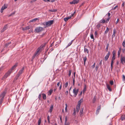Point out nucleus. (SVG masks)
I'll return each instance as SVG.
<instances>
[{
	"label": "nucleus",
	"mask_w": 125,
	"mask_h": 125,
	"mask_svg": "<svg viewBox=\"0 0 125 125\" xmlns=\"http://www.w3.org/2000/svg\"><path fill=\"white\" fill-rule=\"evenodd\" d=\"M49 11L51 12H56L57 11L56 9H50L49 10Z\"/></svg>",
	"instance_id": "29"
},
{
	"label": "nucleus",
	"mask_w": 125,
	"mask_h": 125,
	"mask_svg": "<svg viewBox=\"0 0 125 125\" xmlns=\"http://www.w3.org/2000/svg\"><path fill=\"white\" fill-rule=\"evenodd\" d=\"M69 74H68V76L69 77L70 76L71 74V70H69Z\"/></svg>",
	"instance_id": "45"
},
{
	"label": "nucleus",
	"mask_w": 125,
	"mask_h": 125,
	"mask_svg": "<svg viewBox=\"0 0 125 125\" xmlns=\"http://www.w3.org/2000/svg\"><path fill=\"white\" fill-rule=\"evenodd\" d=\"M100 108H101V106H100H100H99L98 107V108L97 110H99V111L100 110Z\"/></svg>",
	"instance_id": "60"
},
{
	"label": "nucleus",
	"mask_w": 125,
	"mask_h": 125,
	"mask_svg": "<svg viewBox=\"0 0 125 125\" xmlns=\"http://www.w3.org/2000/svg\"><path fill=\"white\" fill-rule=\"evenodd\" d=\"M53 23V20L48 21L46 22V27H47L49 26H50Z\"/></svg>",
	"instance_id": "4"
},
{
	"label": "nucleus",
	"mask_w": 125,
	"mask_h": 125,
	"mask_svg": "<svg viewBox=\"0 0 125 125\" xmlns=\"http://www.w3.org/2000/svg\"><path fill=\"white\" fill-rule=\"evenodd\" d=\"M76 11H75L73 13L71 14L69 16L65 18H64V20L65 21H67L68 20L70 19L71 17L73 16L74 13H75Z\"/></svg>",
	"instance_id": "3"
},
{
	"label": "nucleus",
	"mask_w": 125,
	"mask_h": 125,
	"mask_svg": "<svg viewBox=\"0 0 125 125\" xmlns=\"http://www.w3.org/2000/svg\"><path fill=\"white\" fill-rule=\"evenodd\" d=\"M26 30L29 29H30L29 26H28L25 27Z\"/></svg>",
	"instance_id": "57"
},
{
	"label": "nucleus",
	"mask_w": 125,
	"mask_h": 125,
	"mask_svg": "<svg viewBox=\"0 0 125 125\" xmlns=\"http://www.w3.org/2000/svg\"><path fill=\"white\" fill-rule=\"evenodd\" d=\"M6 94V92L5 91H4L0 95V98L1 97V98L0 100V105L2 103V101Z\"/></svg>",
	"instance_id": "1"
},
{
	"label": "nucleus",
	"mask_w": 125,
	"mask_h": 125,
	"mask_svg": "<svg viewBox=\"0 0 125 125\" xmlns=\"http://www.w3.org/2000/svg\"><path fill=\"white\" fill-rule=\"evenodd\" d=\"M83 102V99H81L79 101H78V103L77 105H80V106L81 103Z\"/></svg>",
	"instance_id": "25"
},
{
	"label": "nucleus",
	"mask_w": 125,
	"mask_h": 125,
	"mask_svg": "<svg viewBox=\"0 0 125 125\" xmlns=\"http://www.w3.org/2000/svg\"><path fill=\"white\" fill-rule=\"evenodd\" d=\"M42 98L44 100H45L46 98V95L44 94H42Z\"/></svg>",
	"instance_id": "22"
},
{
	"label": "nucleus",
	"mask_w": 125,
	"mask_h": 125,
	"mask_svg": "<svg viewBox=\"0 0 125 125\" xmlns=\"http://www.w3.org/2000/svg\"><path fill=\"white\" fill-rule=\"evenodd\" d=\"M95 62L94 63L93 65L92 66V67L93 68H94L95 67Z\"/></svg>",
	"instance_id": "48"
},
{
	"label": "nucleus",
	"mask_w": 125,
	"mask_h": 125,
	"mask_svg": "<svg viewBox=\"0 0 125 125\" xmlns=\"http://www.w3.org/2000/svg\"><path fill=\"white\" fill-rule=\"evenodd\" d=\"M107 88L110 91H111L112 90L110 88V86L108 84H107L106 85Z\"/></svg>",
	"instance_id": "19"
},
{
	"label": "nucleus",
	"mask_w": 125,
	"mask_h": 125,
	"mask_svg": "<svg viewBox=\"0 0 125 125\" xmlns=\"http://www.w3.org/2000/svg\"><path fill=\"white\" fill-rule=\"evenodd\" d=\"M125 5V2H123V3L122 4V7H124Z\"/></svg>",
	"instance_id": "50"
},
{
	"label": "nucleus",
	"mask_w": 125,
	"mask_h": 125,
	"mask_svg": "<svg viewBox=\"0 0 125 125\" xmlns=\"http://www.w3.org/2000/svg\"><path fill=\"white\" fill-rule=\"evenodd\" d=\"M110 53L109 52H108L106 55L104 59L105 61H106L109 57Z\"/></svg>",
	"instance_id": "11"
},
{
	"label": "nucleus",
	"mask_w": 125,
	"mask_h": 125,
	"mask_svg": "<svg viewBox=\"0 0 125 125\" xmlns=\"http://www.w3.org/2000/svg\"><path fill=\"white\" fill-rule=\"evenodd\" d=\"M123 46V47H125V41H123V42L122 43Z\"/></svg>",
	"instance_id": "46"
},
{
	"label": "nucleus",
	"mask_w": 125,
	"mask_h": 125,
	"mask_svg": "<svg viewBox=\"0 0 125 125\" xmlns=\"http://www.w3.org/2000/svg\"><path fill=\"white\" fill-rule=\"evenodd\" d=\"M108 46H109V44H107L106 48V51H107L108 50Z\"/></svg>",
	"instance_id": "44"
},
{
	"label": "nucleus",
	"mask_w": 125,
	"mask_h": 125,
	"mask_svg": "<svg viewBox=\"0 0 125 125\" xmlns=\"http://www.w3.org/2000/svg\"><path fill=\"white\" fill-rule=\"evenodd\" d=\"M52 90H50L49 91V92L50 93V95H51L52 94Z\"/></svg>",
	"instance_id": "52"
},
{
	"label": "nucleus",
	"mask_w": 125,
	"mask_h": 125,
	"mask_svg": "<svg viewBox=\"0 0 125 125\" xmlns=\"http://www.w3.org/2000/svg\"><path fill=\"white\" fill-rule=\"evenodd\" d=\"M119 19H117V20L116 21V22H115V23L116 24H117V23H118V21H119Z\"/></svg>",
	"instance_id": "59"
},
{
	"label": "nucleus",
	"mask_w": 125,
	"mask_h": 125,
	"mask_svg": "<svg viewBox=\"0 0 125 125\" xmlns=\"http://www.w3.org/2000/svg\"><path fill=\"white\" fill-rule=\"evenodd\" d=\"M86 85L85 84L84 85V87L83 89V93H84V92L86 91Z\"/></svg>",
	"instance_id": "26"
},
{
	"label": "nucleus",
	"mask_w": 125,
	"mask_h": 125,
	"mask_svg": "<svg viewBox=\"0 0 125 125\" xmlns=\"http://www.w3.org/2000/svg\"><path fill=\"white\" fill-rule=\"evenodd\" d=\"M19 76H19L18 74H17V75H16V76L15 77L14 81H15V80H17L18 79V77Z\"/></svg>",
	"instance_id": "40"
},
{
	"label": "nucleus",
	"mask_w": 125,
	"mask_h": 125,
	"mask_svg": "<svg viewBox=\"0 0 125 125\" xmlns=\"http://www.w3.org/2000/svg\"><path fill=\"white\" fill-rule=\"evenodd\" d=\"M83 61H84V64H85V62L87 59L86 57V56L85 57H84L83 58Z\"/></svg>",
	"instance_id": "28"
},
{
	"label": "nucleus",
	"mask_w": 125,
	"mask_h": 125,
	"mask_svg": "<svg viewBox=\"0 0 125 125\" xmlns=\"http://www.w3.org/2000/svg\"><path fill=\"white\" fill-rule=\"evenodd\" d=\"M76 112V111L75 110V108H74L73 109V115L74 116H75V115Z\"/></svg>",
	"instance_id": "30"
},
{
	"label": "nucleus",
	"mask_w": 125,
	"mask_h": 125,
	"mask_svg": "<svg viewBox=\"0 0 125 125\" xmlns=\"http://www.w3.org/2000/svg\"><path fill=\"white\" fill-rule=\"evenodd\" d=\"M73 41L72 40L71 41V42H70L68 44L67 46L66 47V48H67L69 46H70V45H71V44H72V42H73Z\"/></svg>",
	"instance_id": "24"
},
{
	"label": "nucleus",
	"mask_w": 125,
	"mask_h": 125,
	"mask_svg": "<svg viewBox=\"0 0 125 125\" xmlns=\"http://www.w3.org/2000/svg\"><path fill=\"white\" fill-rule=\"evenodd\" d=\"M109 30V29L107 27L106 29L104 32V33L105 34H106L108 32Z\"/></svg>",
	"instance_id": "34"
},
{
	"label": "nucleus",
	"mask_w": 125,
	"mask_h": 125,
	"mask_svg": "<svg viewBox=\"0 0 125 125\" xmlns=\"http://www.w3.org/2000/svg\"><path fill=\"white\" fill-rule=\"evenodd\" d=\"M43 29V28L41 27H37L35 29V31L37 33H38L42 31Z\"/></svg>",
	"instance_id": "2"
},
{
	"label": "nucleus",
	"mask_w": 125,
	"mask_h": 125,
	"mask_svg": "<svg viewBox=\"0 0 125 125\" xmlns=\"http://www.w3.org/2000/svg\"><path fill=\"white\" fill-rule=\"evenodd\" d=\"M74 83H75V80H74V78H73V85H74Z\"/></svg>",
	"instance_id": "61"
},
{
	"label": "nucleus",
	"mask_w": 125,
	"mask_h": 125,
	"mask_svg": "<svg viewBox=\"0 0 125 125\" xmlns=\"http://www.w3.org/2000/svg\"><path fill=\"white\" fill-rule=\"evenodd\" d=\"M122 80L123 82H124V83H125V76L124 75H123Z\"/></svg>",
	"instance_id": "37"
},
{
	"label": "nucleus",
	"mask_w": 125,
	"mask_h": 125,
	"mask_svg": "<svg viewBox=\"0 0 125 125\" xmlns=\"http://www.w3.org/2000/svg\"><path fill=\"white\" fill-rule=\"evenodd\" d=\"M41 97V94H40L38 96V98H39V100H40Z\"/></svg>",
	"instance_id": "63"
},
{
	"label": "nucleus",
	"mask_w": 125,
	"mask_h": 125,
	"mask_svg": "<svg viewBox=\"0 0 125 125\" xmlns=\"http://www.w3.org/2000/svg\"><path fill=\"white\" fill-rule=\"evenodd\" d=\"M39 51H40V50H38L34 54V55L33 56L32 58L33 59L38 54V53L39 52Z\"/></svg>",
	"instance_id": "20"
},
{
	"label": "nucleus",
	"mask_w": 125,
	"mask_h": 125,
	"mask_svg": "<svg viewBox=\"0 0 125 125\" xmlns=\"http://www.w3.org/2000/svg\"><path fill=\"white\" fill-rule=\"evenodd\" d=\"M79 1L78 0H73V1L70 2L69 3L71 4H75L78 3Z\"/></svg>",
	"instance_id": "9"
},
{
	"label": "nucleus",
	"mask_w": 125,
	"mask_h": 125,
	"mask_svg": "<svg viewBox=\"0 0 125 125\" xmlns=\"http://www.w3.org/2000/svg\"><path fill=\"white\" fill-rule=\"evenodd\" d=\"M41 118H40L38 121V124L40 125L41 122Z\"/></svg>",
	"instance_id": "42"
},
{
	"label": "nucleus",
	"mask_w": 125,
	"mask_h": 125,
	"mask_svg": "<svg viewBox=\"0 0 125 125\" xmlns=\"http://www.w3.org/2000/svg\"><path fill=\"white\" fill-rule=\"evenodd\" d=\"M38 19L37 18H36L35 19H33L32 20H31L30 21L31 22H33V21H37Z\"/></svg>",
	"instance_id": "36"
},
{
	"label": "nucleus",
	"mask_w": 125,
	"mask_h": 125,
	"mask_svg": "<svg viewBox=\"0 0 125 125\" xmlns=\"http://www.w3.org/2000/svg\"><path fill=\"white\" fill-rule=\"evenodd\" d=\"M101 26V25L99 24H98L97 25L96 27L97 28H99Z\"/></svg>",
	"instance_id": "47"
},
{
	"label": "nucleus",
	"mask_w": 125,
	"mask_h": 125,
	"mask_svg": "<svg viewBox=\"0 0 125 125\" xmlns=\"http://www.w3.org/2000/svg\"><path fill=\"white\" fill-rule=\"evenodd\" d=\"M121 62L123 64L125 63V56H121Z\"/></svg>",
	"instance_id": "7"
},
{
	"label": "nucleus",
	"mask_w": 125,
	"mask_h": 125,
	"mask_svg": "<svg viewBox=\"0 0 125 125\" xmlns=\"http://www.w3.org/2000/svg\"><path fill=\"white\" fill-rule=\"evenodd\" d=\"M84 52H86L87 53H89V51L87 49L84 48Z\"/></svg>",
	"instance_id": "31"
},
{
	"label": "nucleus",
	"mask_w": 125,
	"mask_h": 125,
	"mask_svg": "<svg viewBox=\"0 0 125 125\" xmlns=\"http://www.w3.org/2000/svg\"><path fill=\"white\" fill-rule=\"evenodd\" d=\"M7 7V5H6L5 4L3 5L1 9L0 12L2 13L3 12V10L6 9Z\"/></svg>",
	"instance_id": "8"
},
{
	"label": "nucleus",
	"mask_w": 125,
	"mask_h": 125,
	"mask_svg": "<svg viewBox=\"0 0 125 125\" xmlns=\"http://www.w3.org/2000/svg\"><path fill=\"white\" fill-rule=\"evenodd\" d=\"M120 119L122 121H123L125 119V115H123L121 116Z\"/></svg>",
	"instance_id": "18"
},
{
	"label": "nucleus",
	"mask_w": 125,
	"mask_h": 125,
	"mask_svg": "<svg viewBox=\"0 0 125 125\" xmlns=\"http://www.w3.org/2000/svg\"><path fill=\"white\" fill-rule=\"evenodd\" d=\"M11 73V70H9L4 75L3 77V78L4 79L6 78L9 75H10Z\"/></svg>",
	"instance_id": "5"
},
{
	"label": "nucleus",
	"mask_w": 125,
	"mask_h": 125,
	"mask_svg": "<svg viewBox=\"0 0 125 125\" xmlns=\"http://www.w3.org/2000/svg\"><path fill=\"white\" fill-rule=\"evenodd\" d=\"M114 60H112L111 61V65H113V63H114V62H113Z\"/></svg>",
	"instance_id": "51"
},
{
	"label": "nucleus",
	"mask_w": 125,
	"mask_h": 125,
	"mask_svg": "<svg viewBox=\"0 0 125 125\" xmlns=\"http://www.w3.org/2000/svg\"><path fill=\"white\" fill-rule=\"evenodd\" d=\"M65 111L66 112H67V104H65Z\"/></svg>",
	"instance_id": "33"
},
{
	"label": "nucleus",
	"mask_w": 125,
	"mask_h": 125,
	"mask_svg": "<svg viewBox=\"0 0 125 125\" xmlns=\"http://www.w3.org/2000/svg\"><path fill=\"white\" fill-rule=\"evenodd\" d=\"M96 100V98L95 96H94V97L93 101V103H94L95 102V101Z\"/></svg>",
	"instance_id": "43"
},
{
	"label": "nucleus",
	"mask_w": 125,
	"mask_h": 125,
	"mask_svg": "<svg viewBox=\"0 0 125 125\" xmlns=\"http://www.w3.org/2000/svg\"><path fill=\"white\" fill-rule=\"evenodd\" d=\"M78 91V89H76V88H75L73 90V93L74 94L75 97H76L77 95Z\"/></svg>",
	"instance_id": "6"
},
{
	"label": "nucleus",
	"mask_w": 125,
	"mask_h": 125,
	"mask_svg": "<svg viewBox=\"0 0 125 125\" xmlns=\"http://www.w3.org/2000/svg\"><path fill=\"white\" fill-rule=\"evenodd\" d=\"M90 37L92 39H93V41L94 40V35L93 34H90Z\"/></svg>",
	"instance_id": "32"
},
{
	"label": "nucleus",
	"mask_w": 125,
	"mask_h": 125,
	"mask_svg": "<svg viewBox=\"0 0 125 125\" xmlns=\"http://www.w3.org/2000/svg\"><path fill=\"white\" fill-rule=\"evenodd\" d=\"M24 67H23L19 71L18 74L19 76H20V75L22 73L24 69Z\"/></svg>",
	"instance_id": "10"
},
{
	"label": "nucleus",
	"mask_w": 125,
	"mask_h": 125,
	"mask_svg": "<svg viewBox=\"0 0 125 125\" xmlns=\"http://www.w3.org/2000/svg\"><path fill=\"white\" fill-rule=\"evenodd\" d=\"M68 82H66L64 84V86L65 88H66L68 86Z\"/></svg>",
	"instance_id": "41"
},
{
	"label": "nucleus",
	"mask_w": 125,
	"mask_h": 125,
	"mask_svg": "<svg viewBox=\"0 0 125 125\" xmlns=\"http://www.w3.org/2000/svg\"><path fill=\"white\" fill-rule=\"evenodd\" d=\"M47 120H48V123H50V116L49 115H48L47 116Z\"/></svg>",
	"instance_id": "38"
},
{
	"label": "nucleus",
	"mask_w": 125,
	"mask_h": 125,
	"mask_svg": "<svg viewBox=\"0 0 125 125\" xmlns=\"http://www.w3.org/2000/svg\"><path fill=\"white\" fill-rule=\"evenodd\" d=\"M54 42H53L50 45V47H51L53 46V43Z\"/></svg>",
	"instance_id": "64"
},
{
	"label": "nucleus",
	"mask_w": 125,
	"mask_h": 125,
	"mask_svg": "<svg viewBox=\"0 0 125 125\" xmlns=\"http://www.w3.org/2000/svg\"><path fill=\"white\" fill-rule=\"evenodd\" d=\"M7 28H8L7 25H6L5 26H4V27L3 29L4 30H6L7 29Z\"/></svg>",
	"instance_id": "39"
},
{
	"label": "nucleus",
	"mask_w": 125,
	"mask_h": 125,
	"mask_svg": "<svg viewBox=\"0 0 125 125\" xmlns=\"http://www.w3.org/2000/svg\"><path fill=\"white\" fill-rule=\"evenodd\" d=\"M110 84L111 85H113L114 83V82L113 81H111L110 82Z\"/></svg>",
	"instance_id": "53"
},
{
	"label": "nucleus",
	"mask_w": 125,
	"mask_h": 125,
	"mask_svg": "<svg viewBox=\"0 0 125 125\" xmlns=\"http://www.w3.org/2000/svg\"><path fill=\"white\" fill-rule=\"evenodd\" d=\"M83 108H81V109L80 111V114L81 116H82L83 115Z\"/></svg>",
	"instance_id": "14"
},
{
	"label": "nucleus",
	"mask_w": 125,
	"mask_h": 125,
	"mask_svg": "<svg viewBox=\"0 0 125 125\" xmlns=\"http://www.w3.org/2000/svg\"><path fill=\"white\" fill-rule=\"evenodd\" d=\"M116 31L115 29H114L113 31V33L112 36L113 37H114L115 35Z\"/></svg>",
	"instance_id": "21"
},
{
	"label": "nucleus",
	"mask_w": 125,
	"mask_h": 125,
	"mask_svg": "<svg viewBox=\"0 0 125 125\" xmlns=\"http://www.w3.org/2000/svg\"><path fill=\"white\" fill-rule=\"evenodd\" d=\"M53 107V105L52 104L50 107V110L49 111L51 113L52 112Z\"/></svg>",
	"instance_id": "17"
},
{
	"label": "nucleus",
	"mask_w": 125,
	"mask_h": 125,
	"mask_svg": "<svg viewBox=\"0 0 125 125\" xmlns=\"http://www.w3.org/2000/svg\"><path fill=\"white\" fill-rule=\"evenodd\" d=\"M122 52L124 53H125V48H124L122 49Z\"/></svg>",
	"instance_id": "55"
},
{
	"label": "nucleus",
	"mask_w": 125,
	"mask_h": 125,
	"mask_svg": "<svg viewBox=\"0 0 125 125\" xmlns=\"http://www.w3.org/2000/svg\"><path fill=\"white\" fill-rule=\"evenodd\" d=\"M102 60H101L100 62L99 63V65L101 66L102 65Z\"/></svg>",
	"instance_id": "56"
},
{
	"label": "nucleus",
	"mask_w": 125,
	"mask_h": 125,
	"mask_svg": "<svg viewBox=\"0 0 125 125\" xmlns=\"http://www.w3.org/2000/svg\"><path fill=\"white\" fill-rule=\"evenodd\" d=\"M62 84H61L60 86V87H59V90H60L61 89V88H62Z\"/></svg>",
	"instance_id": "58"
},
{
	"label": "nucleus",
	"mask_w": 125,
	"mask_h": 125,
	"mask_svg": "<svg viewBox=\"0 0 125 125\" xmlns=\"http://www.w3.org/2000/svg\"><path fill=\"white\" fill-rule=\"evenodd\" d=\"M94 35L95 36H96V35H97V33L96 31H95V32Z\"/></svg>",
	"instance_id": "49"
},
{
	"label": "nucleus",
	"mask_w": 125,
	"mask_h": 125,
	"mask_svg": "<svg viewBox=\"0 0 125 125\" xmlns=\"http://www.w3.org/2000/svg\"><path fill=\"white\" fill-rule=\"evenodd\" d=\"M67 116H65V123L67 122Z\"/></svg>",
	"instance_id": "54"
},
{
	"label": "nucleus",
	"mask_w": 125,
	"mask_h": 125,
	"mask_svg": "<svg viewBox=\"0 0 125 125\" xmlns=\"http://www.w3.org/2000/svg\"><path fill=\"white\" fill-rule=\"evenodd\" d=\"M110 13H108V15H106L105 16H108V17L107 18V19L106 20V23H107L109 21L110 19V17H109L110 16Z\"/></svg>",
	"instance_id": "12"
},
{
	"label": "nucleus",
	"mask_w": 125,
	"mask_h": 125,
	"mask_svg": "<svg viewBox=\"0 0 125 125\" xmlns=\"http://www.w3.org/2000/svg\"><path fill=\"white\" fill-rule=\"evenodd\" d=\"M106 22V20L105 21L104 19H102L100 21V23H104Z\"/></svg>",
	"instance_id": "23"
},
{
	"label": "nucleus",
	"mask_w": 125,
	"mask_h": 125,
	"mask_svg": "<svg viewBox=\"0 0 125 125\" xmlns=\"http://www.w3.org/2000/svg\"><path fill=\"white\" fill-rule=\"evenodd\" d=\"M64 125H69V123H65Z\"/></svg>",
	"instance_id": "62"
},
{
	"label": "nucleus",
	"mask_w": 125,
	"mask_h": 125,
	"mask_svg": "<svg viewBox=\"0 0 125 125\" xmlns=\"http://www.w3.org/2000/svg\"><path fill=\"white\" fill-rule=\"evenodd\" d=\"M11 42H10L8 43H6L5 45V47H8V46L9 45L11 44Z\"/></svg>",
	"instance_id": "35"
},
{
	"label": "nucleus",
	"mask_w": 125,
	"mask_h": 125,
	"mask_svg": "<svg viewBox=\"0 0 125 125\" xmlns=\"http://www.w3.org/2000/svg\"><path fill=\"white\" fill-rule=\"evenodd\" d=\"M18 65V63H16L15 64V65H14L11 68V69L10 70H11V71L12 70L14 69Z\"/></svg>",
	"instance_id": "15"
},
{
	"label": "nucleus",
	"mask_w": 125,
	"mask_h": 125,
	"mask_svg": "<svg viewBox=\"0 0 125 125\" xmlns=\"http://www.w3.org/2000/svg\"><path fill=\"white\" fill-rule=\"evenodd\" d=\"M80 108V105H77L76 109V112L77 113H78L79 111Z\"/></svg>",
	"instance_id": "16"
},
{
	"label": "nucleus",
	"mask_w": 125,
	"mask_h": 125,
	"mask_svg": "<svg viewBox=\"0 0 125 125\" xmlns=\"http://www.w3.org/2000/svg\"><path fill=\"white\" fill-rule=\"evenodd\" d=\"M121 48H120L118 52V57H120V55L121 54Z\"/></svg>",
	"instance_id": "13"
},
{
	"label": "nucleus",
	"mask_w": 125,
	"mask_h": 125,
	"mask_svg": "<svg viewBox=\"0 0 125 125\" xmlns=\"http://www.w3.org/2000/svg\"><path fill=\"white\" fill-rule=\"evenodd\" d=\"M113 57L112 58V60H114L115 59V53H113Z\"/></svg>",
	"instance_id": "27"
}]
</instances>
